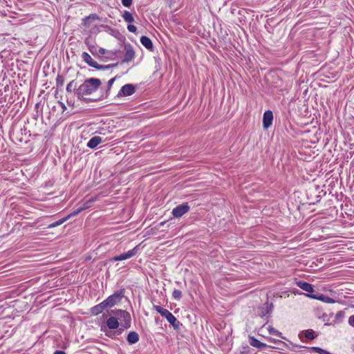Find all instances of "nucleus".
Returning a JSON list of instances; mask_svg holds the SVG:
<instances>
[{"label":"nucleus","instance_id":"1","mask_svg":"<svg viewBox=\"0 0 354 354\" xmlns=\"http://www.w3.org/2000/svg\"><path fill=\"white\" fill-rule=\"evenodd\" d=\"M101 84V80L98 78H88L77 87L75 95L78 100L86 103L93 102L94 100L86 97V96L90 95L97 91Z\"/></svg>","mask_w":354,"mask_h":354},{"label":"nucleus","instance_id":"2","mask_svg":"<svg viewBox=\"0 0 354 354\" xmlns=\"http://www.w3.org/2000/svg\"><path fill=\"white\" fill-rule=\"evenodd\" d=\"M113 315H115L118 320L120 321L121 326L124 328H129L131 324V315L129 312L122 309H115L111 311Z\"/></svg>","mask_w":354,"mask_h":354},{"label":"nucleus","instance_id":"3","mask_svg":"<svg viewBox=\"0 0 354 354\" xmlns=\"http://www.w3.org/2000/svg\"><path fill=\"white\" fill-rule=\"evenodd\" d=\"M153 308L160 313L161 316L165 317L174 329L178 330L180 328V322L167 309L163 308L158 305H153Z\"/></svg>","mask_w":354,"mask_h":354},{"label":"nucleus","instance_id":"4","mask_svg":"<svg viewBox=\"0 0 354 354\" xmlns=\"http://www.w3.org/2000/svg\"><path fill=\"white\" fill-rule=\"evenodd\" d=\"M124 290L120 289L115 291L113 295L106 298V301L109 308H112L115 305L119 304L124 297Z\"/></svg>","mask_w":354,"mask_h":354},{"label":"nucleus","instance_id":"5","mask_svg":"<svg viewBox=\"0 0 354 354\" xmlns=\"http://www.w3.org/2000/svg\"><path fill=\"white\" fill-rule=\"evenodd\" d=\"M190 209L189 205L187 203H184L179 205H177L172 210V214L175 218H180L183 216L185 214L189 212Z\"/></svg>","mask_w":354,"mask_h":354},{"label":"nucleus","instance_id":"6","mask_svg":"<svg viewBox=\"0 0 354 354\" xmlns=\"http://www.w3.org/2000/svg\"><path fill=\"white\" fill-rule=\"evenodd\" d=\"M138 246L134 247L132 250H129L127 252L115 256L113 258L114 261H120L130 259L135 256L138 252Z\"/></svg>","mask_w":354,"mask_h":354},{"label":"nucleus","instance_id":"7","mask_svg":"<svg viewBox=\"0 0 354 354\" xmlns=\"http://www.w3.org/2000/svg\"><path fill=\"white\" fill-rule=\"evenodd\" d=\"M136 91L135 86L131 84L124 85L118 93L119 96H129L133 95Z\"/></svg>","mask_w":354,"mask_h":354},{"label":"nucleus","instance_id":"8","mask_svg":"<svg viewBox=\"0 0 354 354\" xmlns=\"http://www.w3.org/2000/svg\"><path fill=\"white\" fill-rule=\"evenodd\" d=\"M124 49L125 53L124 55V58L122 60V63L131 62L134 58L135 56V52L130 44L126 45L124 46Z\"/></svg>","mask_w":354,"mask_h":354},{"label":"nucleus","instance_id":"9","mask_svg":"<svg viewBox=\"0 0 354 354\" xmlns=\"http://www.w3.org/2000/svg\"><path fill=\"white\" fill-rule=\"evenodd\" d=\"M273 308L272 303L266 302L262 306L258 308V315L263 317L272 312Z\"/></svg>","mask_w":354,"mask_h":354},{"label":"nucleus","instance_id":"10","mask_svg":"<svg viewBox=\"0 0 354 354\" xmlns=\"http://www.w3.org/2000/svg\"><path fill=\"white\" fill-rule=\"evenodd\" d=\"M273 114L271 111H266L263 117V126L264 129H268L272 122Z\"/></svg>","mask_w":354,"mask_h":354},{"label":"nucleus","instance_id":"11","mask_svg":"<svg viewBox=\"0 0 354 354\" xmlns=\"http://www.w3.org/2000/svg\"><path fill=\"white\" fill-rule=\"evenodd\" d=\"M307 297L322 301L325 303L333 304L335 303V300L329 297L325 296L323 294L315 295V294H307Z\"/></svg>","mask_w":354,"mask_h":354},{"label":"nucleus","instance_id":"12","mask_svg":"<svg viewBox=\"0 0 354 354\" xmlns=\"http://www.w3.org/2000/svg\"><path fill=\"white\" fill-rule=\"evenodd\" d=\"M82 60L86 63L89 66L95 68V66H97V62H95L91 56L86 52H83L82 54Z\"/></svg>","mask_w":354,"mask_h":354},{"label":"nucleus","instance_id":"13","mask_svg":"<svg viewBox=\"0 0 354 354\" xmlns=\"http://www.w3.org/2000/svg\"><path fill=\"white\" fill-rule=\"evenodd\" d=\"M99 19L100 17L97 15L91 14L82 19V24L85 28H88L93 21L98 20Z\"/></svg>","mask_w":354,"mask_h":354},{"label":"nucleus","instance_id":"14","mask_svg":"<svg viewBox=\"0 0 354 354\" xmlns=\"http://www.w3.org/2000/svg\"><path fill=\"white\" fill-rule=\"evenodd\" d=\"M296 284L298 287L307 292L313 293L314 292L313 286L310 283L303 281H299L296 282Z\"/></svg>","mask_w":354,"mask_h":354},{"label":"nucleus","instance_id":"15","mask_svg":"<svg viewBox=\"0 0 354 354\" xmlns=\"http://www.w3.org/2000/svg\"><path fill=\"white\" fill-rule=\"evenodd\" d=\"M106 324V326L109 329H117L118 328L120 325L119 322L115 315L110 317L109 319H107Z\"/></svg>","mask_w":354,"mask_h":354},{"label":"nucleus","instance_id":"16","mask_svg":"<svg viewBox=\"0 0 354 354\" xmlns=\"http://www.w3.org/2000/svg\"><path fill=\"white\" fill-rule=\"evenodd\" d=\"M102 142V138L100 136H94L91 138L89 141L88 142L86 146L88 148L94 149L99 144H100Z\"/></svg>","mask_w":354,"mask_h":354},{"label":"nucleus","instance_id":"17","mask_svg":"<svg viewBox=\"0 0 354 354\" xmlns=\"http://www.w3.org/2000/svg\"><path fill=\"white\" fill-rule=\"evenodd\" d=\"M127 340L129 344H136L139 341V335L135 331H131L128 334Z\"/></svg>","mask_w":354,"mask_h":354},{"label":"nucleus","instance_id":"18","mask_svg":"<svg viewBox=\"0 0 354 354\" xmlns=\"http://www.w3.org/2000/svg\"><path fill=\"white\" fill-rule=\"evenodd\" d=\"M249 344L256 348H262L267 347V345L266 344H263L259 340H257L254 337H249Z\"/></svg>","mask_w":354,"mask_h":354},{"label":"nucleus","instance_id":"19","mask_svg":"<svg viewBox=\"0 0 354 354\" xmlns=\"http://www.w3.org/2000/svg\"><path fill=\"white\" fill-rule=\"evenodd\" d=\"M141 44L148 50L153 49V43L151 40L147 36H142L140 38Z\"/></svg>","mask_w":354,"mask_h":354},{"label":"nucleus","instance_id":"20","mask_svg":"<svg viewBox=\"0 0 354 354\" xmlns=\"http://www.w3.org/2000/svg\"><path fill=\"white\" fill-rule=\"evenodd\" d=\"M92 203L91 201H86L82 207H80L77 208V209L74 210L73 212L71 213V216H77L79 213L82 212L83 210H85L88 209L91 206V203Z\"/></svg>","mask_w":354,"mask_h":354},{"label":"nucleus","instance_id":"21","mask_svg":"<svg viewBox=\"0 0 354 354\" xmlns=\"http://www.w3.org/2000/svg\"><path fill=\"white\" fill-rule=\"evenodd\" d=\"M77 82L73 80H71L66 86V91L68 93L74 92L75 93L77 91Z\"/></svg>","mask_w":354,"mask_h":354},{"label":"nucleus","instance_id":"22","mask_svg":"<svg viewBox=\"0 0 354 354\" xmlns=\"http://www.w3.org/2000/svg\"><path fill=\"white\" fill-rule=\"evenodd\" d=\"M122 16L123 19L127 23L130 24L134 21V18L132 14L127 10H124Z\"/></svg>","mask_w":354,"mask_h":354},{"label":"nucleus","instance_id":"23","mask_svg":"<svg viewBox=\"0 0 354 354\" xmlns=\"http://www.w3.org/2000/svg\"><path fill=\"white\" fill-rule=\"evenodd\" d=\"M118 65V63L111 64L108 65H100L97 63V66H95V69L97 70H108L114 68Z\"/></svg>","mask_w":354,"mask_h":354},{"label":"nucleus","instance_id":"24","mask_svg":"<svg viewBox=\"0 0 354 354\" xmlns=\"http://www.w3.org/2000/svg\"><path fill=\"white\" fill-rule=\"evenodd\" d=\"M116 77L111 78L107 82V91L106 92L105 96L102 95L100 98H106L109 95L110 90L112 87L113 84L115 81Z\"/></svg>","mask_w":354,"mask_h":354},{"label":"nucleus","instance_id":"25","mask_svg":"<svg viewBox=\"0 0 354 354\" xmlns=\"http://www.w3.org/2000/svg\"><path fill=\"white\" fill-rule=\"evenodd\" d=\"M64 83V77L62 75H57L56 77V86L57 89H61Z\"/></svg>","mask_w":354,"mask_h":354},{"label":"nucleus","instance_id":"26","mask_svg":"<svg viewBox=\"0 0 354 354\" xmlns=\"http://www.w3.org/2000/svg\"><path fill=\"white\" fill-rule=\"evenodd\" d=\"M102 313V309L100 308V307L99 306L98 304L94 306L93 307H92L91 308V313L93 315H98Z\"/></svg>","mask_w":354,"mask_h":354},{"label":"nucleus","instance_id":"27","mask_svg":"<svg viewBox=\"0 0 354 354\" xmlns=\"http://www.w3.org/2000/svg\"><path fill=\"white\" fill-rule=\"evenodd\" d=\"M304 336L308 339H313L315 338L314 331L313 330H306L304 332Z\"/></svg>","mask_w":354,"mask_h":354},{"label":"nucleus","instance_id":"28","mask_svg":"<svg viewBox=\"0 0 354 354\" xmlns=\"http://www.w3.org/2000/svg\"><path fill=\"white\" fill-rule=\"evenodd\" d=\"M310 349L319 354H331L327 351H325L319 347H311Z\"/></svg>","mask_w":354,"mask_h":354},{"label":"nucleus","instance_id":"29","mask_svg":"<svg viewBox=\"0 0 354 354\" xmlns=\"http://www.w3.org/2000/svg\"><path fill=\"white\" fill-rule=\"evenodd\" d=\"M172 297L176 300H180L182 297L181 291L179 290L175 289L172 292Z\"/></svg>","mask_w":354,"mask_h":354},{"label":"nucleus","instance_id":"30","mask_svg":"<svg viewBox=\"0 0 354 354\" xmlns=\"http://www.w3.org/2000/svg\"><path fill=\"white\" fill-rule=\"evenodd\" d=\"M73 216H71V214H68L67 216H65L57 221L55 222V225H56V226H59L62 224H63L64 222H66L68 219H69L71 217H72Z\"/></svg>","mask_w":354,"mask_h":354},{"label":"nucleus","instance_id":"31","mask_svg":"<svg viewBox=\"0 0 354 354\" xmlns=\"http://www.w3.org/2000/svg\"><path fill=\"white\" fill-rule=\"evenodd\" d=\"M90 53L95 57H96V55H97V50H98V47L97 46H95L94 44L92 45V46H89V48L88 49Z\"/></svg>","mask_w":354,"mask_h":354},{"label":"nucleus","instance_id":"32","mask_svg":"<svg viewBox=\"0 0 354 354\" xmlns=\"http://www.w3.org/2000/svg\"><path fill=\"white\" fill-rule=\"evenodd\" d=\"M99 306L100 307V308L102 309V311L103 312V310L107 308H109V306H108V303L106 301V300H104L102 302H101L100 304H98Z\"/></svg>","mask_w":354,"mask_h":354},{"label":"nucleus","instance_id":"33","mask_svg":"<svg viewBox=\"0 0 354 354\" xmlns=\"http://www.w3.org/2000/svg\"><path fill=\"white\" fill-rule=\"evenodd\" d=\"M122 5L124 7L129 8L133 3V0H121Z\"/></svg>","mask_w":354,"mask_h":354},{"label":"nucleus","instance_id":"34","mask_svg":"<svg viewBox=\"0 0 354 354\" xmlns=\"http://www.w3.org/2000/svg\"><path fill=\"white\" fill-rule=\"evenodd\" d=\"M106 52V50L103 48H98L97 50V55H96L97 57H101L102 55H104Z\"/></svg>","mask_w":354,"mask_h":354},{"label":"nucleus","instance_id":"35","mask_svg":"<svg viewBox=\"0 0 354 354\" xmlns=\"http://www.w3.org/2000/svg\"><path fill=\"white\" fill-rule=\"evenodd\" d=\"M269 332H270V334H273V335H277V336H279L280 337H281V333L279 332L278 330H275L273 328H269Z\"/></svg>","mask_w":354,"mask_h":354},{"label":"nucleus","instance_id":"36","mask_svg":"<svg viewBox=\"0 0 354 354\" xmlns=\"http://www.w3.org/2000/svg\"><path fill=\"white\" fill-rule=\"evenodd\" d=\"M127 30L131 32L136 33L137 31V28L134 25L129 24L127 26Z\"/></svg>","mask_w":354,"mask_h":354},{"label":"nucleus","instance_id":"37","mask_svg":"<svg viewBox=\"0 0 354 354\" xmlns=\"http://www.w3.org/2000/svg\"><path fill=\"white\" fill-rule=\"evenodd\" d=\"M84 44L87 46L88 49L89 48L90 46H92L93 44L91 41V37H88L84 39Z\"/></svg>","mask_w":354,"mask_h":354},{"label":"nucleus","instance_id":"38","mask_svg":"<svg viewBox=\"0 0 354 354\" xmlns=\"http://www.w3.org/2000/svg\"><path fill=\"white\" fill-rule=\"evenodd\" d=\"M115 335V332L109 331L106 333V335H107L109 337L113 338V336Z\"/></svg>","mask_w":354,"mask_h":354},{"label":"nucleus","instance_id":"39","mask_svg":"<svg viewBox=\"0 0 354 354\" xmlns=\"http://www.w3.org/2000/svg\"><path fill=\"white\" fill-rule=\"evenodd\" d=\"M348 322L351 326H354V315L349 317Z\"/></svg>","mask_w":354,"mask_h":354},{"label":"nucleus","instance_id":"40","mask_svg":"<svg viewBox=\"0 0 354 354\" xmlns=\"http://www.w3.org/2000/svg\"><path fill=\"white\" fill-rule=\"evenodd\" d=\"M57 227L56 225H55V222L48 225V226L47 227L48 229H51V228H53V227Z\"/></svg>","mask_w":354,"mask_h":354},{"label":"nucleus","instance_id":"41","mask_svg":"<svg viewBox=\"0 0 354 354\" xmlns=\"http://www.w3.org/2000/svg\"><path fill=\"white\" fill-rule=\"evenodd\" d=\"M53 354H66L64 351H56L54 352Z\"/></svg>","mask_w":354,"mask_h":354},{"label":"nucleus","instance_id":"42","mask_svg":"<svg viewBox=\"0 0 354 354\" xmlns=\"http://www.w3.org/2000/svg\"><path fill=\"white\" fill-rule=\"evenodd\" d=\"M59 103L60 104V105H61L62 108L64 110H65V109H66V107L65 104H64L63 102H59Z\"/></svg>","mask_w":354,"mask_h":354},{"label":"nucleus","instance_id":"43","mask_svg":"<svg viewBox=\"0 0 354 354\" xmlns=\"http://www.w3.org/2000/svg\"><path fill=\"white\" fill-rule=\"evenodd\" d=\"M124 328L123 327H122V328H119V330H118V333H119V334H121V333H122V331L124 330Z\"/></svg>","mask_w":354,"mask_h":354},{"label":"nucleus","instance_id":"44","mask_svg":"<svg viewBox=\"0 0 354 354\" xmlns=\"http://www.w3.org/2000/svg\"><path fill=\"white\" fill-rule=\"evenodd\" d=\"M342 312H339V313L337 314V316H341V315H342Z\"/></svg>","mask_w":354,"mask_h":354}]
</instances>
